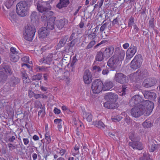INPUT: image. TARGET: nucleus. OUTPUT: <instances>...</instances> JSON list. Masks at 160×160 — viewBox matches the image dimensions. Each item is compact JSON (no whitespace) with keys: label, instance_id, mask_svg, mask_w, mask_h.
Instances as JSON below:
<instances>
[{"label":"nucleus","instance_id":"obj_61","mask_svg":"<svg viewBox=\"0 0 160 160\" xmlns=\"http://www.w3.org/2000/svg\"><path fill=\"white\" fill-rule=\"evenodd\" d=\"M29 57L28 56L24 57L22 58L21 59L22 61L26 63H30L29 62Z\"/></svg>","mask_w":160,"mask_h":160},{"label":"nucleus","instance_id":"obj_32","mask_svg":"<svg viewBox=\"0 0 160 160\" xmlns=\"http://www.w3.org/2000/svg\"><path fill=\"white\" fill-rule=\"evenodd\" d=\"M68 38V37L67 36L63 37L58 43V46L59 47H62L66 43Z\"/></svg>","mask_w":160,"mask_h":160},{"label":"nucleus","instance_id":"obj_56","mask_svg":"<svg viewBox=\"0 0 160 160\" xmlns=\"http://www.w3.org/2000/svg\"><path fill=\"white\" fill-rule=\"evenodd\" d=\"M45 114V112L44 109H42L41 110H39L38 112V116L41 117H44Z\"/></svg>","mask_w":160,"mask_h":160},{"label":"nucleus","instance_id":"obj_25","mask_svg":"<svg viewBox=\"0 0 160 160\" xmlns=\"http://www.w3.org/2000/svg\"><path fill=\"white\" fill-rule=\"evenodd\" d=\"M138 72H140V70H138L136 72L130 74L128 76V79L133 82H138L139 81L138 76Z\"/></svg>","mask_w":160,"mask_h":160},{"label":"nucleus","instance_id":"obj_49","mask_svg":"<svg viewBox=\"0 0 160 160\" xmlns=\"http://www.w3.org/2000/svg\"><path fill=\"white\" fill-rule=\"evenodd\" d=\"M102 69L101 68L97 65H94L93 67L92 71L94 72H101Z\"/></svg>","mask_w":160,"mask_h":160},{"label":"nucleus","instance_id":"obj_28","mask_svg":"<svg viewBox=\"0 0 160 160\" xmlns=\"http://www.w3.org/2000/svg\"><path fill=\"white\" fill-rule=\"evenodd\" d=\"M21 74L24 83H28L31 82V80L28 78V74L25 71H22Z\"/></svg>","mask_w":160,"mask_h":160},{"label":"nucleus","instance_id":"obj_14","mask_svg":"<svg viewBox=\"0 0 160 160\" xmlns=\"http://www.w3.org/2000/svg\"><path fill=\"white\" fill-rule=\"evenodd\" d=\"M157 82L155 79L152 78H147L144 80L142 85L144 87L148 88L154 86Z\"/></svg>","mask_w":160,"mask_h":160},{"label":"nucleus","instance_id":"obj_59","mask_svg":"<svg viewBox=\"0 0 160 160\" xmlns=\"http://www.w3.org/2000/svg\"><path fill=\"white\" fill-rule=\"evenodd\" d=\"M154 20L153 18L150 19L149 22V28H153L154 27Z\"/></svg>","mask_w":160,"mask_h":160},{"label":"nucleus","instance_id":"obj_6","mask_svg":"<svg viewBox=\"0 0 160 160\" xmlns=\"http://www.w3.org/2000/svg\"><path fill=\"white\" fill-rule=\"evenodd\" d=\"M34 4L37 6L38 11L42 13L48 12L51 8L49 3L42 0H35Z\"/></svg>","mask_w":160,"mask_h":160},{"label":"nucleus","instance_id":"obj_60","mask_svg":"<svg viewBox=\"0 0 160 160\" xmlns=\"http://www.w3.org/2000/svg\"><path fill=\"white\" fill-rule=\"evenodd\" d=\"M82 6H78L76 8V9L75 10L74 12L73 13V15L74 16H76L78 12L80 9L81 8Z\"/></svg>","mask_w":160,"mask_h":160},{"label":"nucleus","instance_id":"obj_15","mask_svg":"<svg viewBox=\"0 0 160 160\" xmlns=\"http://www.w3.org/2000/svg\"><path fill=\"white\" fill-rule=\"evenodd\" d=\"M114 50V47L112 46H108L105 48L103 52L104 58H109L113 53Z\"/></svg>","mask_w":160,"mask_h":160},{"label":"nucleus","instance_id":"obj_57","mask_svg":"<svg viewBox=\"0 0 160 160\" xmlns=\"http://www.w3.org/2000/svg\"><path fill=\"white\" fill-rule=\"evenodd\" d=\"M134 23V18L131 17L129 19L128 22V26L129 27H132V25Z\"/></svg>","mask_w":160,"mask_h":160},{"label":"nucleus","instance_id":"obj_2","mask_svg":"<svg viewBox=\"0 0 160 160\" xmlns=\"http://www.w3.org/2000/svg\"><path fill=\"white\" fill-rule=\"evenodd\" d=\"M114 53L107 62L108 67L113 69H115L124 59L125 52L121 48L117 47L115 48Z\"/></svg>","mask_w":160,"mask_h":160},{"label":"nucleus","instance_id":"obj_7","mask_svg":"<svg viewBox=\"0 0 160 160\" xmlns=\"http://www.w3.org/2000/svg\"><path fill=\"white\" fill-rule=\"evenodd\" d=\"M129 138L132 141L129 142V145L130 146L134 149L138 150L142 149L143 147L142 143L140 142L135 141L136 138L134 133L130 132L129 133Z\"/></svg>","mask_w":160,"mask_h":160},{"label":"nucleus","instance_id":"obj_3","mask_svg":"<svg viewBox=\"0 0 160 160\" xmlns=\"http://www.w3.org/2000/svg\"><path fill=\"white\" fill-rule=\"evenodd\" d=\"M29 2L22 1L19 2L16 5V12L18 16L24 17L26 16L28 11L32 4V0H29Z\"/></svg>","mask_w":160,"mask_h":160},{"label":"nucleus","instance_id":"obj_24","mask_svg":"<svg viewBox=\"0 0 160 160\" xmlns=\"http://www.w3.org/2000/svg\"><path fill=\"white\" fill-rule=\"evenodd\" d=\"M69 1L68 0H60L56 7L59 9L64 7H66L69 4Z\"/></svg>","mask_w":160,"mask_h":160},{"label":"nucleus","instance_id":"obj_23","mask_svg":"<svg viewBox=\"0 0 160 160\" xmlns=\"http://www.w3.org/2000/svg\"><path fill=\"white\" fill-rule=\"evenodd\" d=\"M70 73L67 71L64 72L63 75L60 77V79L64 80L66 83L68 84L70 82Z\"/></svg>","mask_w":160,"mask_h":160},{"label":"nucleus","instance_id":"obj_58","mask_svg":"<svg viewBox=\"0 0 160 160\" xmlns=\"http://www.w3.org/2000/svg\"><path fill=\"white\" fill-rule=\"evenodd\" d=\"M139 28L136 24L133 25V29L132 30V32L133 34L137 33L139 31Z\"/></svg>","mask_w":160,"mask_h":160},{"label":"nucleus","instance_id":"obj_27","mask_svg":"<svg viewBox=\"0 0 160 160\" xmlns=\"http://www.w3.org/2000/svg\"><path fill=\"white\" fill-rule=\"evenodd\" d=\"M8 18L13 23H16L18 21L17 15L13 12H10Z\"/></svg>","mask_w":160,"mask_h":160},{"label":"nucleus","instance_id":"obj_36","mask_svg":"<svg viewBox=\"0 0 160 160\" xmlns=\"http://www.w3.org/2000/svg\"><path fill=\"white\" fill-rule=\"evenodd\" d=\"M19 54L13 55L10 54V59L13 62H17L18 60L19 57Z\"/></svg>","mask_w":160,"mask_h":160},{"label":"nucleus","instance_id":"obj_31","mask_svg":"<svg viewBox=\"0 0 160 160\" xmlns=\"http://www.w3.org/2000/svg\"><path fill=\"white\" fill-rule=\"evenodd\" d=\"M104 55L103 53L99 51L97 52L95 56V60L99 62L102 61L104 59Z\"/></svg>","mask_w":160,"mask_h":160},{"label":"nucleus","instance_id":"obj_17","mask_svg":"<svg viewBox=\"0 0 160 160\" xmlns=\"http://www.w3.org/2000/svg\"><path fill=\"white\" fill-rule=\"evenodd\" d=\"M105 98L108 101L112 103H115L116 100L118 98V96L113 93L109 92L105 96Z\"/></svg>","mask_w":160,"mask_h":160},{"label":"nucleus","instance_id":"obj_50","mask_svg":"<svg viewBox=\"0 0 160 160\" xmlns=\"http://www.w3.org/2000/svg\"><path fill=\"white\" fill-rule=\"evenodd\" d=\"M43 14L42 15L41 19L42 21H44L47 20V18H48V14H49L50 13H51V12L50 11H48V12H43Z\"/></svg>","mask_w":160,"mask_h":160},{"label":"nucleus","instance_id":"obj_35","mask_svg":"<svg viewBox=\"0 0 160 160\" xmlns=\"http://www.w3.org/2000/svg\"><path fill=\"white\" fill-rule=\"evenodd\" d=\"M45 138L46 141V143L49 144L51 142L50 133L49 132H47L45 134Z\"/></svg>","mask_w":160,"mask_h":160},{"label":"nucleus","instance_id":"obj_19","mask_svg":"<svg viewBox=\"0 0 160 160\" xmlns=\"http://www.w3.org/2000/svg\"><path fill=\"white\" fill-rule=\"evenodd\" d=\"M48 16L49 19L47 22V28L49 30H52L54 28V21L56 18L54 17Z\"/></svg>","mask_w":160,"mask_h":160},{"label":"nucleus","instance_id":"obj_8","mask_svg":"<svg viewBox=\"0 0 160 160\" xmlns=\"http://www.w3.org/2000/svg\"><path fill=\"white\" fill-rule=\"evenodd\" d=\"M142 62V56L139 54L136 55L130 64L131 68L136 70L139 68L141 66Z\"/></svg>","mask_w":160,"mask_h":160},{"label":"nucleus","instance_id":"obj_16","mask_svg":"<svg viewBox=\"0 0 160 160\" xmlns=\"http://www.w3.org/2000/svg\"><path fill=\"white\" fill-rule=\"evenodd\" d=\"M142 92L144 97L146 99L153 100H154L156 98V94L154 92L144 91Z\"/></svg>","mask_w":160,"mask_h":160},{"label":"nucleus","instance_id":"obj_20","mask_svg":"<svg viewBox=\"0 0 160 160\" xmlns=\"http://www.w3.org/2000/svg\"><path fill=\"white\" fill-rule=\"evenodd\" d=\"M49 31L47 28L42 27L38 30L39 37L42 38L46 37L49 34Z\"/></svg>","mask_w":160,"mask_h":160},{"label":"nucleus","instance_id":"obj_37","mask_svg":"<svg viewBox=\"0 0 160 160\" xmlns=\"http://www.w3.org/2000/svg\"><path fill=\"white\" fill-rule=\"evenodd\" d=\"M143 128H150L152 126L151 122L148 120H146L142 123Z\"/></svg>","mask_w":160,"mask_h":160},{"label":"nucleus","instance_id":"obj_41","mask_svg":"<svg viewBox=\"0 0 160 160\" xmlns=\"http://www.w3.org/2000/svg\"><path fill=\"white\" fill-rule=\"evenodd\" d=\"M93 124L96 127L100 128H104L105 125L101 121H99L96 123H94L93 122Z\"/></svg>","mask_w":160,"mask_h":160},{"label":"nucleus","instance_id":"obj_47","mask_svg":"<svg viewBox=\"0 0 160 160\" xmlns=\"http://www.w3.org/2000/svg\"><path fill=\"white\" fill-rule=\"evenodd\" d=\"M10 150H12L13 149H16L17 148L18 145L17 144H13L10 143H8L7 144Z\"/></svg>","mask_w":160,"mask_h":160},{"label":"nucleus","instance_id":"obj_9","mask_svg":"<svg viewBox=\"0 0 160 160\" xmlns=\"http://www.w3.org/2000/svg\"><path fill=\"white\" fill-rule=\"evenodd\" d=\"M103 83L100 80L97 79L92 83L91 86L92 90L93 93H98L101 92L103 89Z\"/></svg>","mask_w":160,"mask_h":160},{"label":"nucleus","instance_id":"obj_30","mask_svg":"<svg viewBox=\"0 0 160 160\" xmlns=\"http://www.w3.org/2000/svg\"><path fill=\"white\" fill-rule=\"evenodd\" d=\"M83 115V118H85L88 122H91L92 121V116L91 113L84 112Z\"/></svg>","mask_w":160,"mask_h":160},{"label":"nucleus","instance_id":"obj_62","mask_svg":"<svg viewBox=\"0 0 160 160\" xmlns=\"http://www.w3.org/2000/svg\"><path fill=\"white\" fill-rule=\"evenodd\" d=\"M66 152V150L65 149H63L62 148L60 149L59 151V155L61 156H63L65 154Z\"/></svg>","mask_w":160,"mask_h":160},{"label":"nucleus","instance_id":"obj_52","mask_svg":"<svg viewBox=\"0 0 160 160\" xmlns=\"http://www.w3.org/2000/svg\"><path fill=\"white\" fill-rule=\"evenodd\" d=\"M39 87V84L38 82L33 83L32 82L30 86V88L32 89H35L36 90L37 89V88Z\"/></svg>","mask_w":160,"mask_h":160},{"label":"nucleus","instance_id":"obj_55","mask_svg":"<svg viewBox=\"0 0 160 160\" xmlns=\"http://www.w3.org/2000/svg\"><path fill=\"white\" fill-rule=\"evenodd\" d=\"M158 146V145H157L154 143L152 144L149 149L150 151L151 152H153L157 149Z\"/></svg>","mask_w":160,"mask_h":160},{"label":"nucleus","instance_id":"obj_38","mask_svg":"<svg viewBox=\"0 0 160 160\" xmlns=\"http://www.w3.org/2000/svg\"><path fill=\"white\" fill-rule=\"evenodd\" d=\"M31 18L32 22H34L38 18L37 12H33L31 15Z\"/></svg>","mask_w":160,"mask_h":160},{"label":"nucleus","instance_id":"obj_40","mask_svg":"<svg viewBox=\"0 0 160 160\" xmlns=\"http://www.w3.org/2000/svg\"><path fill=\"white\" fill-rule=\"evenodd\" d=\"M127 88V87L126 86H122V89H120L118 91V94L121 96L124 95L125 94V92Z\"/></svg>","mask_w":160,"mask_h":160},{"label":"nucleus","instance_id":"obj_44","mask_svg":"<svg viewBox=\"0 0 160 160\" xmlns=\"http://www.w3.org/2000/svg\"><path fill=\"white\" fill-rule=\"evenodd\" d=\"M96 43V41L95 40L91 41L87 46L86 49H89L91 48L95 45Z\"/></svg>","mask_w":160,"mask_h":160},{"label":"nucleus","instance_id":"obj_21","mask_svg":"<svg viewBox=\"0 0 160 160\" xmlns=\"http://www.w3.org/2000/svg\"><path fill=\"white\" fill-rule=\"evenodd\" d=\"M103 89L104 91H108L111 89L114 86L113 82L109 80L105 81L103 83Z\"/></svg>","mask_w":160,"mask_h":160},{"label":"nucleus","instance_id":"obj_42","mask_svg":"<svg viewBox=\"0 0 160 160\" xmlns=\"http://www.w3.org/2000/svg\"><path fill=\"white\" fill-rule=\"evenodd\" d=\"M14 2L13 0H7L5 3V5L7 8H10Z\"/></svg>","mask_w":160,"mask_h":160},{"label":"nucleus","instance_id":"obj_39","mask_svg":"<svg viewBox=\"0 0 160 160\" xmlns=\"http://www.w3.org/2000/svg\"><path fill=\"white\" fill-rule=\"evenodd\" d=\"M49 67H45L44 66L38 67L37 68V71L38 72H47L48 71Z\"/></svg>","mask_w":160,"mask_h":160},{"label":"nucleus","instance_id":"obj_45","mask_svg":"<svg viewBox=\"0 0 160 160\" xmlns=\"http://www.w3.org/2000/svg\"><path fill=\"white\" fill-rule=\"evenodd\" d=\"M140 160H151L149 154L147 153H144L142 156L140 158Z\"/></svg>","mask_w":160,"mask_h":160},{"label":"nucleus","instance_id":"obj_10","mask_svg":"<svg viewBox=\"0 0 160 160\" xmlns=\"http://www.w3.org/2000/svg\"><path fill=\"white\" fill-rule=\"evenodd\" d=\"M62 60L61 58H58V55L56 54H49L48 55L43 58H42L40 60V62L42 63H45L50 65L52 61L59 60Z\"/></svg>","mask_w":160,"mask_h":160},{"label":"nucleus","instance_id":"obj_4","mask_svg":"<svg viewBox=\"0 0 160 160\" xmlns=\"http://www.w3.org/2000/svg\"><path fill=\"white\" fill-rule=\"evenodd\" d=\"M36 32V29L34 26L28 25L25 27L23 32L24 38L28 41H32L33 39Z\"/></svg>","mask_w":160,"mask_h":160},{"label":"nucleus","instance_id":"obj_13","mask_svg":"<svg viewBox=\"0 0 160 160\" xmlns=\"http://www.w3.org/2000/svg\"><path fill=\"white\" fill-rule=\"evenodd\" d=\"M142 97L138 95H136L132 98L129 102V105L131 106H134L139 104L142 103Z\"/></svg>","mask_w":160,"mask_h":160},{"label":"nucleus","instance_id":"obj_29","mask_svg":"<svg viewBox=\"0 0 160 160\" xmlns=\"http://www.w3.org/2000/svg\"><path fill=\"white\" fill-rule=\"evenodd\" d=\"M122 114L125 117L124 119L125 122L124 123L123 125L124 126H127L128 125L132 123V121L129 117L127 115L126 113L124 112L122 113Z\"/></svg>","mask_w":160,"mask_h":160},{"label":"nucleus","instance_id":"obj_11","mask_svg":"<svg viewBox=\"0 0 160 160\" xmlns=\"http://www.w3.org/2000/svg\"><path fill=\"white\" fill-rule=\"evenodd\" d=\"M114 79L117 82L122 84L128 82V77L121 73H116Z\"/></svg>","mask_w":160,"mask_h":160},{"label":"nucleus","instance_id":"obj_53","mask_svg":"<svg viewBox=\"0 0 160 160\" xmlns=\"http://www.w3.org/2000/svg\"><path fill=\"white\" fill-rule=\"evenodd\" d=\"M119 18L118 17L114 19L113 21H112V26H114L116 25H119Z\"/></svg>","mask_w":160,"mask_h":160},{"label":"nucleus","instance_id":"obj_33","mask_svg":"<svg viewBox=\"0 0 160 160\" xmlns=\"http://www.w3.org/2000/svg\"><path fill=\"white\" fill-rule=\"evenodd\" d=\"M148 75V72L147 71H144L141 72L140 70V72H138V78L139 80L143 78L144 77H146Z\"/></svg>","mask_w":160,"mask_h":160},{"label":"nucleus","instance_id":"obj_43","mask_svg":"<svg viewBox=\"0 0 160 160\" xmlns=\"http://www.w3.org/2000/svg\"><path fill=\"white\" fill-rule=\"evenodd\" d=\"M42 77V75L39 73L32 76V80H39L41 79Z\"/></svg>","mask_w":160,"mask_h":160},{"label":"nucleus","instance_id":"obj_46","mask_svg":"<svg viewBox=\"0 0 160 160\" xmlns=\"http://www.w3.org/2000/svg\"><path fill=\"white\" fill-rule=\"evenodd\" d=\"M12 80L10 82V85L12 86H13L17 84L19 81V80L18 78L14 77L12 78Z\"/></svg>","mask_w":160,"mask_h":160},{"label":"nucleus","instance_id":"obj_26","mask_svg":"<svg viewBox=\"0 0 160 160\" xmlns=\"http://www.w3.org/2000/svg\"><path fill=\"white\" fill-rule=\"evenodd\" d=\"M104 106L106 108L110 109H115L117 108V106L115 103H112L109 101L104 103Z\"/></svg>","mask_w":160,"mask_h":160},{"label":"nucleus","instance_id":"obj_54","mask_svg":"<svg viewBox=\"0 0 160 160\" xmlns=\"http://www.w3.org/2000/svg\"><path fill=\"white\" fill-rule=\"evenodd\" d=\"M109 24V22H106L102 25L100 28V31L101 32H103L107 28L108 25Z\"/></svg>","mask_w":160,"mask_h":160},{"label":"nucleus","instance_id":"obj_5","mask_svg":"<svg viewBox=\"0 0 160 160\" xmlns=\"http://www.w3.org/2000/svg\"><path fill=\"white\" fill-rule=\"evenodd\" d=\"M12 71L10 67L8 65H3L0 71V82L3 83L7 79L8 76L12 74Z\"/></svg>","mask_w":160,"mask_h":160},{"label":"nucleus","instance_id":"obj_12","mask_svg":"<svg viewBox=\"0 0 160 160\" xmlns=\"http://www.w3.org/2000/svg\"><path fill=\"white\" fill-rule=\"evenodd\" d=\"M137 47L131 44L126 53V59L129 60L134 56L137 51Z\"/></svg>","mask_w":160,"mask_h":160},{"label":"nucleus","instance_id":"obj_1","mask_svg":"<svg viewBox=\"0 0 160 160\" xmlns=\"http://www.w3.org/2000/svg\"><path fill=\"white\" fill-rule=\"evenodd\" d=\"M154 104L152 102L145 100L142 103L132 108L131 113L132 116L135 118H138L143 114L148 116L152 112Z\"/></svg>","mask_w":160,"mask_h":160},{"label":"nucleus","instance_id":"obj_64","mask_svg":"<svg viewBox=\"0 0 160 160\" xmlns=\"http://www.w3.org/2000/svg\"><path fill=\"white\" fill-rule=\"evenodd\" d=\"M109 72V70L108 69H106L102 70V73L103 75H107Z\"/></svg>","mask_w":160,"mask_h":160},{"label":"nucleus","instance_id":"obj_22","mask_svg":"<svg viewBox=\"0 0 160 160\" xmlns=\"http://www.w3.org/2000/svg\"><path fill=\"white\" fill-rule=\"evenodd\" d=\"M68 23V20L67 19L63 18L57 20L56 24L58 28L61 29L64 27L65 24Z\"/></svg>","mask_w":160,"mask_h":160},{"label":"nucleus","instance_id":"obj_63","mask_svg":"<svg viewBox=\"0 0 160 160\" xmlns=\"http://www.w3.org/2000/svg\"><path fill=\"white\" fill-rule=\"evenodd\" d=\"M54 123L58 125L59 124H60L62 122V120L61 119H55L54 120Z\"/></svg>","mask_w":160,"mask_h":160},{"label":"nucleus","instance_id":"obj_34","mask_svg":"<svg viewBox=\"0 0 160 160\" xmlns=\"http://www.w3.org/2000/svg\"><path fill=\"white\" fill-rule=\"evenodd\" d=\"M122 118L119 115H117L116 116L113 115L112 116L111 119L112 121L114 122H118L120 121Z\"/></svg>","mask_w":160,"mask_h":160},{"label":"nucleus","instance_id":"obj_18","mask_svg":"<svg viewBox=\"0 0 160 160\" xmlns=\"http://www.w3.org/2000/svg\"><path fill=\"white\" fill-rule=\"evenodd\" d=\"M83 78L84 81L86 84H89L91 82L92 79L91 72L88 70H86L84 73Z\"/></svg>","mask_w":160,"mask_h":160},{"label":"nucleus","instance_id":"obj_51","mask_svg":"<svg viewBox=\"0 0 160 160\" xmlns=\"http://www.w3.org/2000/svg\"><path fill=\"white\" fill-rule=\"evenodd\" d=\"M10 51L11 53L10 54H13L15 55L19 54L18 50L17 49L15 48L12 47L10 48Z\"/></svg>","mask_w":160,"mask_h":160},{"label":"nucleus","instance_id":"obj_48","mask_svg":"<svg viewBox=\"0 0 160 160\" xmlns=\"http://www.w3.org/2000/svg\"><path fill=\"white\" fill-rule=\"evenodd\" d=\"M97 35L96 33H93L90 34L88 36V40H93L94 39L96 38Z\"/></svg>","mask_w":160,"mask_h":160}]
</instances>
